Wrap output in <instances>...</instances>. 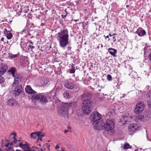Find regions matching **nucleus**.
<instances>
[{"label":"nucleus","instance_id":"393cba45","mask_svg":"<svg viewBox=\"0 0 151 151\" xmlns=\"http://www.w3.org/2000/svg\"><path fill=\"white\" fill-rule=\"evenodd\" d=\"M29 30L28 27H25L22 30L21 34L23 35L24 36V35H27V33L29 32Z\"/></svg>","mask_w":151,"mask_h":151},{"label":"nucleus","instance_id":"f8f14e48","mask_svg":"<svg viewBox=\"0 0 151 151\" xmlns=\"http://www.w3.org/2000/svg\"><path fill=\"white\" fill-rule=\"evenodd\" d=\"M26 92L29 94H35L36 93L35 91L33 90L30 86L27 85L26 86L25 88Z\"/></svg>","mask_w":151,"mask_h":151},{"label":"nucleus","instance_id":"dca6fc26","mask_svg":"<svg viewBox=\"0 0 151 151\" xmlns=\"http://www.w3.org/2000/svg\"><path fill=\"white\" fill-rule=\"evenodd\" d=\"M7 104L9 106H12L14 105L17 104V103L13 98H11L7 101Z\"/></svg>","mask_w":151,"mask_h":151},{"label":"nucleus","instance_id":"72a5a7b5","mask_svg":"<svg viewBox=\"0 0 151 151\" xmlns=\"http://www.w3.org/2000/svg\"><path fill=\"white\" fill-rule=\"evenodd\" d=\"M19 146L21 148L24 149H25L26 147H27V146L26 145H24L21 143H19Z\"/></svg>","mask_w":151,"mask_h":151},{"label":"nucleus","instance_id":"f704fd0d","mask_svg":"<svg viewBox=\"0 0 151 151\" xmlns=\"http://www.w3.org/2000/svg\"><path fill=\"white\" fill-rule=\"evenodd\" d=\"M0 76V83H1L4 82V79L2 77Z\"/></svg>","mask_w":151,"mask_h":151},{"label":"nucleus","instance_id":"7ed1b4c3","mask_svg":"<svg viewBox=\"0 0 151 151\" xmlns=\"http://www.w3.org/2000/svg\"><path fill=\"white\" fill-rule=\"evenodd\" d=\"M101 116L97 112H94L92 113L90 115V119L93 122V125L94 128L97 130H99L101 128L100 125L102 122L100 121L101 119Z\"/></svg>","mask_w":151,"mask_h":151},{"label":"nucleus","instance_id":"a878e982","mask_svg":"<svg viewBox=\"0 0 151 151\" xmlns=\"http://www.w3.org/2000/svg\"><path fill=\"white\" fill-rule=\"evenodd\" d=\"M16 71V69L15 68L12 67L11 68L9 69V70L8 71V72L9 73V74L11 73L12 75L13 76H14L15 75L16 73H15V72Z\"/></svg>","mask_w":151,"mask_h":151},{"label":"nucleus","instance_id":"412c9836","mask_svg":"<svg viewBox=\"0 0 151 151\" xmlns=\"http://www.w3.org/2000/svg\"><path fill=\"white\" fill-rule=\"evenodd\" d=\"M147 118V116H144L142 115H139L136 117V119L144 122L147 120V119H146Z\"/></svg>","mask_w":151,"mask_h":151},{"label":"nucleus","instance_id":"a18cd8bd","mask_svg":"<svg viewBox=\"0 0 151 151\" xmlns=\"http://www.w3.org/2000/svg\"><path fill=\"white\" fill-rule=\"evenodd\" d=\"M68 50H70L71 48V47H70V46H69L68 47Z\"/></svg>","mask_w":151,"mask_h":151},{"label":"nucleus","instance_id":"4c0bfd02","mask_svg":"<svg viewBox=\"0 0 151 151\" xmlns=\"http://www.w3.org/2000/svg\"><path fill=\"white\" fill-rule=\"evenodd\" d=\"M107 78L109 81H111V80L112 77L110 75H108L107 76Z\"/></svg>","mask_w":151,"mask_h":151},{"label":"nucleus","instance_id":"864d4df0","mask_svg":"<svg viewBox=\"0 0 151 151\" xmlns=\"http://www.w3.org/2000/svg\"><path fill=\"white\" fill-rule=\"evenodd\" d=\"M74 21L75 22H78V20L77 19H74Z\"/></svg>","mask_w":151,"mask_h":151},{"label":"nucleus","instance_id":"052dcab7","mask_svg":"<svg viewBox=\"0 0 151 151\" xmlns=\"http://www.w3.org/2000/svg\"><path fill=\"white\" fill-rule=\"evenodd\" d=\"M134 151H138V150H134Z\"/></svg>","mask_w":151,"mask_h":151},{"label":"nucleus","instance_id":"79ce46f5","mask_svg":"<svg viewBox=\"0 0 151 151\" xmlns=\"http://www.w3.org/2000/svg\"><path fill=\"white\" fill-rule=\"evenodd\" d=\"M119 87V85L117 84L116 85V87H114V88L115 89H116V88L117 89H118Z\"/></svg>","mask_w":151,"mask_h":151},{"label":"nucleus","instance_id":"49530a36","mask_svg":"<svg viewBox=\"0 0 151 151\" xmlns=\"http://www.w3.org/2000/svg\"><path fill=\"white\" fill-rule=\"evenodd\" d=\"M4 39L3 37H2L1 39V41L4 42Z\"/></svg>","mask_w":151,"mask_h":151},{"label":"nucleus","instance_id":"bf43d9fd","mask_svg":"<svg viewBox=\"0 0 151 151\" xmlns=\"http://www.w3.org/2000/svg\"><path fill=\"white\" fill-rule=\"evenodd\" d=\"M128 6H129V5H127L126 6V7H128Z\"/></svg>","mask_w":151,"mask_h":151},{"label":"nucleus","instance_id":"a211bd4d","mask_svg":"<svg viewBox=\"0 0 151 151\" xmlns=\"http://www.w3.org/2000/svg\"><path fill=\"white\" fill-rule=\"evenodd\" d=\"M135 33L137 34L139 36L142 37L144 36L146 34V32L145 30L143 29H137L135 32Z\"/></svg>","mask_w":151,"mask_h":151},{"label":"nucleus","instance_id":"ea45409f","mask_svg":"<svg viewBox=\"0 0 151 151\" xmlns=\"http://www.w3.org/2000/svg\"><path fill=\"white\" fill-rule=\"evenodd\" d=\"M147 104L151 108V101H148Z\"/></svg>","mask_w":151,"mask_h":151},{"label":"nucleus","instance_id":"2f4dec72","mask_svg":"<svg viewBox=\"0 0 151 151\" xmlns=\"http://www.w3.org/2000/svg\"><path fill=\"white\" fill-rule=\"evenodd\" d=\"M31 34L29 33V32L27 33V35H24V37H26L28 38H32L33 37L31 36Z\"/></svg>","mask_w":151,"mask_h":151},{"label":"nucleus","instance_id":"c9c22d12","mask_svg":"<svg viewBox=\"0 0 151 151\" xmlns=\"http://www.w3.org/2000/svg\"><path fill=\"white\" fill-rule=\"evenodd\" d=\"M116 35V34H114L112 35V38H113V42H114L116 41V39L115 38L116 36L115 35Z\"/></svg>","mask_w":151,"mask_h":151},{"label":"nucleus","instance_id":"4be33fe9","mask_svg":"<svg viewBox=\"0 0 151 151\" xmlns=\"http://www.w3.org/2000/svg\"><path fill=\"white\" fill-rule=\"evenodd\" d=\"M29 43L28 46V50H29L32 51L33 49L35 48L33 46V43L31 41H29L27 43V44Z\"/></svg>","mask_w":151,"mask_h":151},{"label":"nucleus","instance_id":"aec40b11","mask_svg":"<svg viewBox=\"0 0 151 151\" xmlns=\"http://www.w3.org/2000/svg\"><path fill=\"white\" fill-rule=\"evenodd\" d=\"M108 52L109 54L114 57H116V55L117 53V50L114 49L112 48H109L108 49Z\"/></svg>","mask_w":151,"mask_h":151},{"label":"nucleus","instance_id":"f3484780","mask_svg":"<svg viewBox=\"0 0 151 151\" xmlns=\"http://www.w3.org/2000/svg\"><path fill=\"white\" fill-rule=\"evenodd\" d=\"M49 82L47 79L42 78L40 81V85L42 86H44L47 85Z\"/></svg>","mask_w":151,"mask_h":151},{"label":"nucleus","instance_id":"5fc2aeb1","mask_svg":"<svg viewBox=\"0 0 151 151\" xmlns=\"http://www.w3.org/2000/svg\"><path fill=\"white\" fill-rule=\"evenodd\" d=\"M101 47L102 48L103 47V45L102 44H100Z\"/></svg>","mask_w":151,"mask_h":151},{"label":"nucleus","instance_id":"cd10ccee","mask_svg":"<svg viewBox=\"0 0 151 151\" xmlns=\"http://www.w3.org/2000/svg\"><path fill=\"white\" fill-rule=\"evenodd\" d=\"M129 75L134 78L137 76V73L134 71H132Z\"/></svg>","mask_w":151,"mask_h":151},{"label":"nucleus","instance_id":"de8ad7c7","mask_svg":"<svg viewBox=\"0 0 151 151\" xmlns=\"http://www.w3.org/2000/svg\"><path fill=\"white\" fill-rule=\"evenodd\" d=\"M21 44L22 45V44H23V45H26V43H24L23 42H21Z\"/></svg>","mask_w":151,"mask_h":151},{"label":"nucleus","instance_id":"680f3d73","mask_svg":"<svg viewBox=\"0 0 151 151\" xmlns=\"http://www.w3.org/2000/svg\"><path fill=\"white\" fill-rule=\"evenodd\" d=\"M28 150H27V151H28L29 150V148H28Z\"/></svg>","mask_w":151,"mask_h":151},{"label":"nucleus","instance_id":"a19ab883","mask_svg":"<svg viewBox=\"0 0 151 151\" xmlns=\"http://www.w3.org/2000/svg\"><path fill=\"white\" fill-rule=\"evenodd\" d=\"M67 15V13L65 15H62L61 17L62 18H64L66 17Z\"/></svg>","mask_w":151,"mask_h":151},{"label":"nucleus","instance_id":"6e6d98bb","mask_svg":"<svg viewBox=\"0 0 151 151\" xmlns=\"http://www.w3.org/2000/svg\"><path fill=\"white\" fill-rule=\"evenodd\" d=\"M109 35L111 37L112 36V35H111L110 34H109Z\"/></svg>","mask_w":151,"mask_h":151},{"label":"nucleus","instance_id":"6e6552de","mask_svg":"<svg viewBox=\"0 0 151 151\" xmlns=\"http://www.w3.org/2000/svg\"><path fill=\"white\" fill-rule=\"evenodd\" d=\"M13 77L14 78V82L12 83V86L14 87L15 86V85L18 84L21 81L22 76L19 74L15 73V75Z\"/></svg>","mask_w":151,"mask_h":151},{"label":"nucleus","instance_id":"1a4fd4ad","mask_svg":"<svg viewBox=\"0 0 151 151\" xmlns=\"http://www.w3.org/2000/svg\"><path fill=\"white\" fill-rule=\"evenodd\" d=\"M64 86L68 89H72L75 86L73 81L71 79L68 80L65 83Z\"/></svg>","mask_w":151,"mask_h":151},{"label":"nucleus","instance_id":"37998d69","mask_svg":"<svg viewBox=\"0 0 151 151\" xmlns=\"http://www.w3.org/2000/svg\"><path fill=\"white\" fill-rule=\"evenodd\" d=\"M59 148H60V146H59V145H57L55 147V148L56 149H59Z\"/></svg>","mask_w":151,"mask_h":151},{"label":"nucleus","instance_id":"b1692460","mask_svg":"<svg viewBox=\"0 0 151 151\" xmlns=\"http://www.w3.org/2000/svg\"><path fill=\"white\" fill-rule=\"evenodd\" d=\"M5 30H6V33H5V34L8 40L10 39L12 37V34L9 31L7 32L6 29H5Z\"/></svg>","mask_w":151,"mask_h":151},{"label":"nucleus","instance_id":"09e8293b","mask_svg":"<svg viewBox=\"0 0 151 151\" xmlns=\"http://www.w3.org/2000/svg\"><path fill=\"white\" fill-rule=\"evenodd\" d=\"M149 58H150V60L151 61V52L150 54V55H149Z\"/></svg>","mask_w":151,"mask_h":151},{"label":"nucleus","instance_id":"13d9d810","mask_svg":"<svg viewBox=\"0 0 151 151\" xmlns=\"http://www.w3.org/2000/svg\"><path fill=\"white\" fill-rule=\"evenodd\" d=\"M113 111H114V110H113ZM114 113L112 114L113 115H114Z\"/></svg>","mask_w":151,"mask_h":151},{"label":"nucleus","instance_id":"ddd939ff","mask_svg":"<svg viewBox=\"0 0 151 151\" xmlns=\"http://www.w3.org/2000/svg\"><path fill=\"white\" fill-rule=\"evenodd\" d=\"M138 128V127L136 124L133 123L131 124L129 126L128 129L130 132H135Z\"/></svg>","mask_w":151,"mask_h":151},{"label":"nucleus","instance_id":"f257e3e1","mask_svg":"<svg viewBox=\"0 0 151 151\" xmlns=\"http://www.w3.org/2000/svg\"><path fill=\"white\" fill-rule=\"evenodd\" d=\"M56 36L60 46L64 49L69 43V35L68 29H65L61 30L56 35Z\"/></svg>","mask_w":151,"mask_h":151},{"label":"nucleus","instance_id":"c03bdc74","mask_svg":"<svg viewBox=\"0 0 151 151\" xmlns=\"http://www.w3.org/2000/svg\"><path fill=\"white\" fill-rule=\"evenodd\" d=\"M69 131L68 130H65L64 131V133H66L67 132H68Z\"/></svg>","mask_w":151,"mask_h":151},{"label":"nucleus","instance_id":"58836bf2","mask_svg":"<svg viewBox=\"0 0 151 151\" xmlns=\"http://www.w3.org/2000/svg\"><path fill=\"white\" fill-rule=\"evenodd\" d=\"M147 95L148 97L151 99V90L149 91V92L148 93Z\"/></svg>","mask_w":151,"mask_h":151},{"label":"nucleus","instance_id":"4d7b16f0","mask_svg":"<svg viewBox=\"0 0 151 151\" xmlns=\"http://www.w3.org/2000/svg\"><path fill=\"white\" fill-rule=\"evenodd\" d=\"M106 37L107 38H109V36L108 35H107V36H106Z\"/></svg>","mask_w":151,"mask_h":151},{"label":"nucleus","instance_id":"f03ea898","mask_svg":"<svg viewBox=\"0 0 151 151\" xmlns=\"http://www.w3.org/2000/svg\"><path fill=\"white\" fill-rule=\"evenodd\" d=\"M115 121L114 119H108L105 122H102L100 125L101 128L99 130L104 129L105 131L110 134H112L115 133Z\"/></svg>","mask_w":151,"mask_h":151},{"label":"nucleus","instance_id":"603ef678","mask_svg":"<svg viewBox=\"0 0 151 151\" xmlns=\"http://www.w3.org/2000/svg\"><path fill=\"white\" fill-rule=\"evenodd\" d=\"M60 151H64V149L63 148H62L61 149Z\"/></svg>","mask_w":151,"mask_h":151},{"label":"nucleus","instance_id":"c85d7f7f","mask_svg":"<svg viewBox=\"0 0 151 151\" xmlns=\"http://www.w3.org/2000/svg\"><path fill=\"white\" fill-rule=\"evenodd\" d=\"M123 149L124 150H127L131 148V146L128 143H125L123 145Z\"/></svg>","mask_w":151,"mask_h":151},{"label":"nucleus","instance_id":"4468645a","mask_svg":"<svg viewBox=\"0 0 151 151\" xmlns=\"http://www.w3.org/2000/svg\"><path fill=\"white\" fill-rule=\"evenodd\" d=\"M47 97L50 101L54 100L55 96V93L54 90H52L48 93Z\"/></svg>","mask_w":151,"mask_h":151},{"label":"nucleus","instance_id":"e2e57ef3","mask_svg":"<svg viewBox=\"0 0 151 151\" xmlns=\"http://www.w3.org/2000/svg\"><path fill=\"white\" fill-rule=\"evenodd\" d=\"M125 96V95H124V96L122 97H124V96Z\"/></svg>","mask_w":151,"mask_h":151},{"label":"nucleus","instance_id":"c756f323","mask_svg":"<svg viewBox=\"0 0 151 151\" xmlns=\"http://www.w3.org/2000/svg\"><path fill=\"white\" fill-rule=\"evenodd\" d=\"M75 72V69L74 68V65L73 64L72 65L71 69H70L69 73H73Z\"/></svg>","mask_w":151,"mask_h":151},{"label":"nucleus","instance_id":"9b49d317","mask_svg":"<svg viewBox=\"0 0 151 151\" xmlns=\"http://www.w3.org/2000/svg\"><path fill=\"white\" fill-rule=\"evenodd\" d=\"M7 68V66L5 64L2 63L0 65V76L6 72Z\"/></svg>","mask_w":151,"mask_h":151},{"label":"nucleus","instance_id":"473e14b6","mask_svg":"<svg viewBox=\"0 0 151 151\" xmlns=\"http://www.w3.org/2000/svg\"><path fill=\"white\" fill-rule=\"evenodd\" d=\"M45 136V135L44 134H41L40 135L38 136V138L37 139L38 141H41L42 140V137Z\"/></svg>","mask_w":151,"mask_h":151},{"label":"nucleus","instance_id":"6ab92c4d","mask_svg":"<svg viewBox=\"0 0 151 151\" xmlns=\"http://www.w3.org/2000/svg\"><path fill=\"white\" fill-rule=\"evenodd\" d=\"M42 132L41 131L35 132L32 133L30 134V137L32 138L35 139L37 137L42 134Z\"/></svg>","mask_w":151,"mask_h":151},{"label":"nucleus","instance_id":"20e7f679","mask_svg":"<svg viewBox=\"0 0 151 151\" xmlns=\"http://www.w3.org/2000/svg\"><path fill=\"white\" fill-rule=\"evenodd\" d=\"M61 106V112L62 115L64 116H67L68 114V110L72 107H73V103H60Z\"/></svg>","mask_w":151,"mask_h":151},{"label":"nucleus","instance_id":"2eb2a0df","mask_svg":"<svg viewBox=\"0 0 151 151\" xmlns=\"http://www.w3.org/2000/svg\"><path fill=\"white\" fill-rule=\"evenodd\" d=\"M92 108H89L86 106L82 107V111L84 114H88L90 113L92 110Z\"/></svg>","mask_w":151,"mask_h":151},{"label":"nucleus","instance_id":"423d86ee","mask_svg":"<svg viewBox=\"0 0 151 151\" xmlns=\"http://www.w3.org/2000/svg\"><path fill=\"white\" fill-rule=\"evenodd\" d=\"M145 105L143 102H140L137 103L134 109V112L136 114H140L144 110Z\"/></svg>","mask_w":151,"mask_h":151},{"label":"nucleus","instance_id":"8fccbe9b","mask_svg":"<svg viewBox=\"0 0 151 151\" xmlns=\"http://www.w3.org/2000/svg\"><path fill=\"white\" fill-rule=\"evenodd\" d=\"M60 24L61 25V26H63L64 25L63 24L62 22H60Z\"/></svg>","mask_w":151,"mask_h":151},{"label":"nucleus","instance_id":"9d476101","mask_svg":"<svg viewBox=\"0 0 151 151\" xmlns=\"http://www.w3.org/2000/svg\"><path fill=\"white\" fill-rule=\"evenodd\" d=\"M22 91V86L20 84H17L14 88L13 94L15 96H18L21 93Z\"/></svg>","mask_w":151,"mask_h":151},{"label":"nucleus","instance_id":"3c124183","mask_svg":"<svg viewBox=\"0 0 151 151\" xmlns=\"http://www.w3.org/2000/svg\"><path fill=\"white\" fill-rule=\"evenodd\" d=\"M129 70H132V67L131 66H130V67H129Z\"/></svg>","mask_w":151,"mask_h":151},{"label":"nucleus","instance_id":"bb28decb","mask_svg":"<svg viewBox=\"0 0 151 151\" xmlns=\"http://www.w3.org/2000/svg\"><path fill=\"white\" fill-rule=\"evenodd\" d=\"M17 57V54L14 55L11 53H9L8 54V57L10 59L16 58Z\"/></svg>","mask_w":151,"mask_h":151},{"label":"nucleus","instance_id":"7c9ffc66","mask_svg":"<svg viewBox=\"0 0 151 151\" xmlns=\"http://www.w3.org/2000/svg\"><path fill=\"white\" fill-rule=\"evenodd\" d=\"M63 95L64 97L66 98L69 99L70 98L69 93L67 92H65L64 93Z\"/></svg>","mask_w":151,"mask_h":151},{"label":"nucleus","instance_id":"0eeeda50","mask_svg":"<svg viewBox=\"0 0 151 151\" xmlns=\"http://www.w3.org/2000/svg\"><path fill=\"white\" fill-rule=\"evenodd\" d=\"M86 95L85 94L82 95L81 99L83 100L82 106H86L89 108H92L93 102L88 99H85Z\"/></svg>","mask_w":151,"mask_h":151},{"label":"nucleus","instance_id":"5701e85b","mask_svg":"<svg viewBox=\"0 0 151 151\" xmlns=\"http://www.w3.org/2000/svg\"><path fill=\"white\" fill-rule=\"evenodd\" d=\"M16 134L15 133H12L10 135V137H12L13 138V142L15 143H16L17 141H19V140H18L16 139Z\"/></svg>","mask_w":151,"mask_h":151},{"label":"nucleus","instance_id":"39448f33","mask_svg":"<svg viewBox=\"0 0 151 151\" xmlns=\"http://www.w3.org/2000/svg\"><path fill=\"white\" fill-rule=\"evenodd\" d=\"M32 100H39L43 104H46L48 102L46 96L43 93L32 95Z\"/></svg>","mask_w":151,"mask_h":151},{"label":"nucleus","instance_id":"e433bc0d","mask_svg":"<svg viewBox=\"0 0 151 151\" xmlns=\"http://www.w3.org/2000/svg\"><path fill=\"white\" fill-rule=\"evenodd\" d=\"M13 145V142H11L10 143H8L7 144H6L5 145V147H8L9 146V145L10 146H12Z\"/></svg>","mask_w":151,"mask_h":151}]
</instances>
